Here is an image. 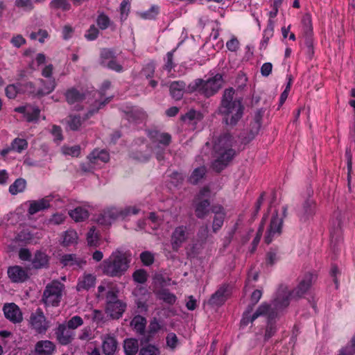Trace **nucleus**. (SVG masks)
<instances>
[{"label": "nucleus", "mask_w": 355, "mask_h": 355, "mask_svg": "<svg viewBox=\"0 0 355 355\" xmlns=\"http://www.w3.org/2000/svg\"><path fill=\"white\" fill-rule=\"evenodd\" d=\"M314 275L311 273L304 275L298 286L292 291H288L286 287L280 288L276 297L270 305V310L266 314L268 316L267 325L266 328L264 340L267 341L276 333L277 327L275 323V318L278 312L289 305L290 298H297L302 297L311 287L313 281Z\"/></svg>", "instance_id": "nucleus-1"}, {"label": "nucleus", "mask_w": 355, "mask_h": 355, "mask_svg": "<svg viewBox=\"0 0 355 355\" xmlns=\"http://www.w3.org/2000/svg\"><path fill=\"white\" fill-rule=\"evenodd\" d=\"M234 94L235 90L232 87L225 89L218 107V112L223 116V122L231 126L237 124L244 111L242 99L234 98Z\"/></svg>", "instance_id": "nucleus-2"}, {"label": "nucleus", "mask_w": 355, "mask_h": 355, "mask_svg": "<svg viewBox=\"0 0 355 355\" xmlns=\"http://www.w3.org/2000/svg\"><path fill=\"white\" fill-rule=\"evenodd\" d=\"M235 142L232 136L227 132L220 135L214 141L213 146L215 159L211 164V168L217 173L224 170L232 162L236 155L232 148Z\"/></svg>", "instance_id": "nucleus-3"}, {"label": "nucleus", "mask_w": 355, "mask_h": 355, "mask_svg": "<svg viewBox=\"0 0 355 355\" xmlns=\"http://www.w3.org/2000/svg\"><path fill=\"white\" fill-rule=\"evenodd\" d=\"M130 259L126 253L119 250L113 252L101 264L103 274L114 277L123 275L129 268Z\"/></svg>", "instance_id": "nucleus-4"}, {"label": "nucleus", "mask_w": 355, "mask_h": 355, "mask_svg": "<svg viewBox=\"0 0 355 355\" xmlns=\"http://www.w3.org/2000/svg\"><path fill=\"white\" fill-rule=\"evenodd\" d=\"M223 84V77L220 73L204 80L201 78L194 80L190 83L187 87L188 92L190 93L198 91L205 97L209 98L216 94L221 88Z\"/></svg>", "instance_id": "nucleus-5"}, {"label": "nucleus", "mask_w": 355, "mask_h": 355, "mask_svg": "<svg viewBox=\"0 0 355 355\" xmlns=\"http://www.w3.org/2000/svg\"><path fill=\"white\" fill-rule=\"evenodd\" d=\"M64 285L58 280L48 284L43 292L42 302L46 306H58L62 297Z\"/></svg>", "instance_id": "nucleus-6"}, {"label": "nucleus", "mask_w": 355, "mask_h": 355, "mask_svg": "<svg viewBox=\"0 0 355 355\" xmlns=\"http://www.w3.org/2000/svg\"><path fill=\"white\" fill-rule=\"evenodd\" d=\"M209 196L210 190L209 188L203 187L196 196L194 202L195 214L199 219L206 218L210 212Z\"/></svg>", "instance_id": "nucleus-7"}, {"label": "nucleus", "mask_w": 355, "mask_h": 355, "mask_svg": "<svg viewBox=\"0 0 355 355\" xmlns=\"http://www.w3.org/2000/svg\"><path fill=\"white\" fill-rule=\"evenodd\" d=\"M288 207L286 205L282 207V216L279 217L276 211L275 215L272 216L267 235L265 236V242L268 244L270 243L272 239L275 236H278L282 232L284 218L286 217Z\"/></svg>", "instance_id": "nucleus-8"}, {"label": "nucleus", "mask_w": 355, "mask_h": 355, "mask_svg": "<svg viewBox=\"0 0 355 355\" xmlns=\"http://www.w3.org/2000/svg\"><path fill=\"white\" fill-rule=\"evenodd\" d=\"M29 324L38 334H44L49 328V322L40 308L37 309L30 315Z\"/></svg>", "instance_id": "nucleus-9"}, {"label": "nucleus", "mask_w": 355, "mask_h": 355, "mask_svg": "<svg viewBox=\"0 0 355 355\" xmlns=\"http://www.w3.org/2000/svg\"><path fill=\"white\" fill-rule=\"evenodd\" d=\"M89 94V92H85L83 89L80 90L76 87H72L66 90L64 97L69 105H73L76 104L75 109L80 110L83 107L79 104L85 101Z\"/></svg>", "instance_id": "nucleus-10"}, {"label": "nucleus", "mask_w": 355, "mask_h": 355, "mask_svg": "<svg viewBox=\"0 0 355 355\" xmlns=\"http://www.w3.org/2000/svg\"><path fill=\"white\" fill-rule=\"evenodd\" d=\"M252 309V306H248L247 310L243 313L241 320V326H247L250 322H252L259 316L265 315L270 310V304L266 302L262 303L256 311L253 314H251Z\"/></svg>", "instance_id": "nucleus-11"}, {"label": "nucleus", "mask_w": 355, "mask_h": 355, "mask_svg": "<svg viewBox=\"0 0 355 355\" xmlns=\"http://www.w3.org/2000/svg\"><path fill=\"white\" fill-rule=\"evenodd\" d=\"M55 336L59 344L67 345L75 339L76 332L72 331L64 323H62L55 329Z\"/></svg>", "instance_id": "nucleus-12"}, {"label": "nucleus", "mask_w": 355, "mask_h": 355, "mask_svg": "<svg viewBox=\"0 0 355 355\" xmlns=\"http://www.w3.org/2000/svg\"><path fill=\"white\" fill-rule=\"evenodd\" d=\"M3 311L6 318L14 324L20 323L23 320L22 313L15 303L5 304Z\"/></svg>", "instance_id": "nucleus-13"}, {"label": "nucleus", "mask_w": 355, "mask_h": 355, "mask_svg": "<svg viewBox=\"0 0 355 355\" xmlns=\"http://www.w3.org/2000/svg\"><path fill=\"white\" fill-rule=\"evenodd\" d=\"M187 227L180 225L174 230L171 235V246L174 251H178L187 239Z\"/></svg>", "instance_id": "nucleus-14"}, {"label": "nucleus", "mask_w": 355, "mask_h": 355, "mask_svg": "<svg viewBox=\"0 0 355 355\" xmlns=\"http://www.w3.org/2000/svg\"><path fill=\"white\" fill-rule=\"evenodd\" d=\"M303 33L304 37V43L309 49L313 48V26L311 16L309 13H305L302 19Z\"/></svg>", "instance_id": "nucleus-15"}, {"label": "nucleus", "mask_w": 355, "mask_h": 355, "mask_svg": "<svg viewBox=\"0 0 355 355\" xmlns=\"http://www.w3.org/2000/svg\"><path fill=\"white\" fill-rule=\"evenodd\" d=\"M148 137L151 141L153 146H168L171 142V136L166 132H162L158 130H153L148 132Z\"/></svg>", "instance_id": "nucleus-16"}, {"label": "nucleus", "mask_w": 355, "mask_h": 355, "mask_svg": "<svg viewBox=\"0 0 355 355\" xmlns=\"http://www.w3.org/2000/svg\"><path fill=\"white\" fill-rule=\"evenodd\" d=\"M229 294L228 286L222 285L211 295L208 304L212 306H220L225 302Z\"/></svg>", "instance_id": "nucleus-17"}, {"label": "nucleus", "mask_w": 355, "mask_h": 355, "mask_svg": "<svg viewBox=\"0 0 355 355\" xmlns=\"http://www.w3.org/2000/svg\"><path fill=\"white\" fill-rule=\"evenodd\" d=\"M7 272L8 277L14 283L24 282L29 277L27 270L19 266H10Z\"/></svg>", "instance_id": "nucleus-18"}, {"label": "nucleus", "mask_w": 355, "mask_h": 355, "mask_svg": "<svg viewBox=\"0 0 355 355\" xmlns=\"http://www.w3.org/2000/svg\"><path fill=\"white\" fill-rule=\"evenodd\" d=\"M60 262L64 266L72 267L73 269L83 268L86 265L84 258L74 254H66L61 257Z\"/></svg>", "instance_id": "nucleus-19"}, {"label": "nucleus", "mask_w": 355, "mask_h": 355, "mask_svg": "<svg viewBox=\"0 0 355 355\" xmlns=\"http://www.w3.org/2000/svg\"><path fill=\"white\" fill-rule=\"evenodd\" d=\"M52 200V196H48L38 200L30 201V206L28 212L30 215H34L36 213L46 209L50 207V202Z\"/></svg>", "instance_id": "nucleus-20"}, {"label": "nucleus", "mask_w": 355, "mask_h": 355, "mask_svg": "<svg viewBox=\"0 0 355 355\" xmlns=\"http://www.w3.org/2000/svg\"><path fill=\"white\" fill-rule=\"evenodd\" d=\"M145 141L144 138H138L135 140L134 144L132 146V151L130 153V157L133 159L138 160L139 162H147L149 160L150 157V153H144L141 150H139L137 149L136 146H139L140 144H144Z\"/></svg>", "instance_id": "nucleus-21"}, {"label": "nucleus", "mask_w": 355, "mask_h": 355, "mask_svg": "<svg viewBox=\"0 0 355 355\" xmlns=\"http://www.w3.org/2000/svg\"><path fill=\"white\" fill-rule=\"evenodd\" d=\"M96 279L95 275L89 273H84V275L78 279L76 286L77 291H88L89 288L94 286Z\"/></svg>", "instance_id": "nucleus-22"}, {"label": "nucleus", "mask_w": 355, "mask_h": 355, "mask_svg": "<svg viewBox=\"0 0 355 355\" xmlns=\"http://www.w3.org/2000/svg\"><path fill=\"white\" fill-rule=\"evenodd\" d=\"M55 349L54 343L50 340H40L35 346L37 355H51Z\"/></svg>", "instance_id": "nucleus-23"}, {"label": "nucleus", "mask_w": 355, "mask_h": 355, "mask_svg": "<svg viewBox=\"0 0 355 355\" xmlns=\"http://www.w3.org/2000/svg\"><path fill=\"white\" fill-rule=\"evenodd\" d=\"M87 159L91 164H98L100 162L106 163L110 159V155L105 150L94 149L87 156Z\"/></svg>", "instance_id": "nucleus-24"}, {"label": "nucleus", "mask_w": 355, "mask_h": 355, "mask_svg": "<svg viewBox=\"0 0 355 355\" xmlns=\"http://www.w3.org/2000/svg\"><path fill=\"white\" fill-rule=\"evenodd\" d=\"M118 343L116 339L110 335H106L102 343L103 352L105 355H114L116 351Z\"/></svg>", "instance_id": "nucleus-25"}, {"label": "nucleus", "mask_w": 355, "mask_h": 355, "mask_svg": "<svg viewBox=\"0 0 355 355\" xmlns=\"http://www.w3.org/2000/svg\"><path fill=\"white\" fill-rule=\"evenodd\" d=\"M315 202L311 198L306 199L303 203L302 209L299 211L298 215L301 220H306L315 214Z\"/></svg>", "instance_id": "nucleus-26"}, {"label": "nucleus", "mask_w": 355, "mask_h": 355, "mask_svg": "<svg viewBox=\"0 0 355 355\" xmlns=\"http://www.w3.org/2000/svg\"><path fill=\"white\" fill-rule=\"evenodd\" d=\"M125 304L119 300L112 304L106 305V313L110 315L111 318L118 319L121 317L123 313L125 311Z\"/></svg>", "instance_id": "nucleus-27"}, {"label": "nucleus", "mask_w": 355, "mask_h": 355, "mask_svg": "<svg viewBox=\"0 0 355 355\" xmlns=\"http://www.w3.org/2000/svg\"><path fill=\"white\" fill-rule=\"evenodd\" d=\"M186 83L184 81H173L170 85V94L176 101L180 100L184 94Z\"/></svg>", "instance_id": "nucleus-28"}, {"label": "nucleus", "mask_w": 355, "mask_h": 355, "mask_svg": "<svg viewBox=\"0 0 355 355\" xmlns=\"http://www.w3.org/2000/svg\"><path fill=\"white\" fill-rule=\"evenodd\" d=\"M155 294L159 300L170 305L174 304L177 300L176 296L167 288L155 291Z\"/></svg>", "instance_id": "nucleus-29"}, {"label": "nucleus", "mask_w": 355, "mask_h": 355, "mask_svg": "<svg viewBox=\"0 0 355 355\" xmlns=\"http://www.w3.org/2000/svg\"><path fill=\"white\" fill-rule=\"evenodd\" d=\"M123 349L125 355H136L139 354L138 340L134 338H128L124 340Z\"/></svg>", "instance_id": "nucleus-30"}, {"label": "nucleus", "mask_w": 355, "mask_h": 355, "mask_svg": "<svg viewBox=\"0 0 355 355\" xmlns=\"http://www.w3.org/2000/svg\"><path fill=\"white\" fill-rule=\"evenodd\" d=\"M160 349L157 346L153 344L144 343L143 340H141V347L138 355H160Z\"/></svg>", "instance_id": "nucleus-31"}, {"label": "nucleus", "mask_w": 355, "mask_h": 355, "mask_svg": "<svg viewBox=\"0 0 355 355\" xmlns=\"http://www.w3.org/2000/svg\"><path fill=\"white\" fill-rule=\"evenodd\" d=\"M70 217L76 222L83 221L89 217L88 211L81 207H78L69 212Z\"/></svg>", "instance_id": "nucleus-32"}, {"label": "nucleus", "mask_w": 355, "mask_h": 355, "mask_svg": "<svg viewBox=\"0 0 355 355\" xmlns=\"http://www.w3.org/2000/svg\"><path fill=\"white\" fill-rule=\"evenodd\" d=\"M40 83L42 85V87L37 89V96L47 95L52 92L55 87V82L54 80L45 81L40 79Z\"/></svg>", "instance_id": "nucleus-33"}, {"label": "nucleus", "mask_w": 355, "mask_h": 355, "mask_svg": "<svg viewBox=\"0 0 355 355\" xmlns=\"http://www.w3.org/2000/svg\"><path fill=\"white\" fill-rule=\"evenodd\" d=\"M130 324L138 334H143L146 328V319L137 315L132 318Z\"/></svg>", "instance_id": "nucleus-34"}, {"label": "nucleus", "mask_w": 355, "mask_h": 355, "mask_svg": "<svg viewBox=\"0 0 355 355\" xmlns=\"http://www.w3.org/2000/svg\"><path fill=\"white\" fill-rule=\"evenodd\" d=\"M32 264L35 268H42L46 266L48 264V257L46 254L41 252H37L32 261Z\"/></svg>", "instance_id": "nucleus-35"}, {"label": "nucleus", "mask_w": 355, "mask_h": 355, "mask_svg": "<svg viewBox=\"0 0 355 355\" xmlns=\"http://www.w3.org/2000/svg\"><path fill=\"white\" fill-rule=\"evenodd\" d=\"M107 218H109L112 222L117 218H124L125 217V212L123 211L122 208L118 207H110L104 209Z\"/></svg>", "instance_id": "nucleus-36"}, {"label": "nucleus", "mask_w": 355, "mask_h": 355, "mask_svg": "<svg viewBox=\"0 0 355 355\" xmlns=\"http://www.w3.org/2000/svg\"><path fill=\"white\" fill-rule=\"evenodd\" d=\"M78 234L73 230H68L63 234L62 245L69 246L77 243Z\"/></svg>", "instance_id": "nucleus-37"}, {"label": "nucleus", "mask_w": 355, "mask_h": 355, "mask_svg": "<svg viewBox=\"0 0 355 355\" xmlns=\"http://www.w3.org/2000/svg\"><path fill=\"white\" fill-rule=\"evenodd\" d=\"M26 186V182L23 178H17L10 187L9 192L12 195H16L18 193L23 192Z\"/></svg>", "instance_id": "nucleus-38"}, {"label": "nucleus", "mask_w": 355, "mask_h": 355, "mask_svg": "<svg viewBox=\"0 0 355 355\" xmlns=\"http://www.w3.org/2000/svg\"><path fill=\"white\" fill-rule=\"evenodd\" d=\"M20 94H26L28 95L37 96V89L32 82H26L24 83H19Z\"/></svg>", "instance_id": "nucleus-39"}, {"label": "nucleus", "mask_w": 355, "mask_h": 355, "mask_svg": "<svg viewBox=\"0 0 355 355\" xmlns=\"http://www.w3.org/2000/svg\"><path fill=\"white\" fill-rule=\"evenodd\" d=\"M207 173L205 166H200L196 168L192 172L189 177V182L193 184H197L200 180H202Z\"/></svg>", "instance_id": "nucleus-40"}, {"label": "nucleus", "mask_w": 355, "mask_h": 355, "mask_svg": "<svg viewBox=\"0 0 355 355\" xmlns=\"http://www.w3.org/2000/svg\"><path fill=\"white\" fill-rule=\"evenodd\" d=\"M28 148V142L24 139L21 138H15L11 142V148L13 149V151L21 153L23 150H26Z\"/></svg>", "instance_id": "nucleus-41"}, {"label": "nucleus", "mask_w": 355, "mask_h": 355, "mask_svg": "<svg viewBox=\"0 0 355 355\" xmlns=\"http://www.w3.org/2000/svg\"><path fill=\"white\" fill-rule=\"evenodd\" d=\"M101 63L103 66H105L109 60L116 58L115 53L110 49H103L101 51Z\"/></svg>", "instance_id": "nucleus-42"}, {"label": "nucleus", "mask_w": 355, "mask_h": 355, "mask_svg": "<svg viewBox=\"0 0 355 355\" xmlns=\"http://www.w3.org/2000/svg\"><path fill=\"white\" fill-rule=\"evenodd\" d=\"M40 110L38 107L31 105L25 116L28 122H37L39 119Z\"/></svg>", "instance_id": "nucleus-43"}, {"label": "nucleus", "mask_w": 355, "mask_h": 355, "mask_svg": "<svg viewBox=\"0 0 355 355\" xmlns=\"http://www.w3.org/2000/svg\"><path fill=\"white\" fill-rule=\"evenodd\" d=\"M261 123H254L252 122L250 124V130L249 136L248 137H243L242 138V141L245 144L250 142L251 140H252L255 136L259 133L260 129H261Z\"/></svg>", "instance_id": "nucleus-44"}, {"label": "nucleus", "mask_w": 355, "mask_h": 355, "mask_svg": "<svg viewBox=\"0 0 355 355\" xmlns=\"http://www.w3.org/2000/svg\"><path fill=\"white\" fill-rule=\"evenodd\" d=\"M52 9H61L64 11L70 10L71 5L67 0H52L49 4Z\"/></svg>", "instance_id": "nucleus-45"}, {"label": "nucleus", "mask_w": 355, "mask_h": 355, "mask_svg": "<svg viewBox=\"0 0 355 355\" xmlns=\"http://www.w3.org/2000/svg\"><path fill=\"white\" fill-rule=\"evenodd\" d=\"M82 124V120L80 116L71 114L69 116L67 125L70 130L76 131L79 129Z\"/></svg>", "instance_id": "nucleus-46"}, {"label": "nucleus", "mask_w": 355, "mask_h": 355, "mask_svg": "<svg viewBox=\"0 0 355 355\" xmlns=\"http://www.w3.org/2000/svg\"><path fill=\"white\" fill-rule=\"evenodd\" d=\"M83 318L79 315H74L66 323H64L72 331H75L76 329L83 324Z\"/></svg>", "instance_id": "nucleus-47"}, {"label": "nucleus", "mask_w": 355, "mask_h": 355, "mask_svg": "<svg viewBox=\"0 0 355 355\" xmlns=\"http://www.w3.org/2000/svg\"><path fill=\"white\" fill-rule=\"evenodd\" d=\"M6 96L10 99H14L18 94H20L19 83L8 85L5 89Z\"/></svg>", "instance_id": "nucleus-48"}, {"label": "nucleus", "mask_w": 355, "mask_h": 355, "mask_svg": "<svg viewBox=\"0 0 355 355\" xmlns=\"http://www.w3.org/2000/svg\"><path fill=\"white\" fill-rule=\"evenodd\" d=\"M209 237V228L207 225L201 226L197 233V240L200 244L206 243Z\"/></svg>", "instance_id": "nucleus-49"}, {"label": "nucleus", "mask_w": 355, "mask_h": 355, "mask_svg": "<svg viewBox=\"0 0 355 355\" xmlns=\"http://www.w3.org/2000/svg\"><path fill=\"white\" fill-rule=\"evenodd\" d=\"M15 6L26 12H30L34 8L32 0H15Z\"/></svg>", "instance_id": "nucleus-50"}, {"label": "nucleus", "mask_w": 355, "mask_h": 355, "mask_svg": "<svg viewBox=\"0 0 355 355\" xmlns=\"http://www.w3.org/2000/svg\"><path fill=\"white\" fill-rule=\"evenodd\" d=\"M132 278L137 283L144 284L147 281L148 274L145 270L139 269L134 272Z\"/></svg>", "instance_id": "nucleus-51"}, {"label": "nucleus", "mask_w": 355, "mask_h": 355, "mask_svg": "<svg viewBox=\"0 0 355 355\" xmlns=\"http://www.w3.org/2000/svg\"><path fill=\"white\" fill-rule=\"evenodd\" d=\"M225 216L222 215H215L213 219L212 223V232L214 233H217L223 227L224 223Z\"/></svg>", "instance_id": "nucleus-52"}, {"label": "nucleus", "mask_w": 355, "mask_h": 355, "mask_svg": "<svg viewBox=\"0 0 355 355\" xmlns=\"http://www.w3.org/2000/svg\"><path fill=\"white\" fill-rule=\"evenodd\" d=\"M338 355H355V334L350 343L340 350Z\"/></svg>", "instance_id": "nucleus-53"}, {"label": "nucleus", "mask_w": 355, "mask_h": 355, "mask_svg": "<svg viewBox=\"0 0 355 355\" xmlns=\"http://www.w3.org/2000/svg\"><path fill=\"white\" fill-rule=\"evenodd\" d=\"M168 146H152V150L154 152L156 159L159 162L164 161L165 159V151Z\"/></svg>", "instance_id": "nucleus-54"}, {"label": "nucleus", "mask_w": 355, "mask_h": 355, "mask_svg": "<svg viewBox=\"0 0 355 355\" xmlns=\"http://www.w3.org/2000/svg\"><path fill=\"white\" fill-rule=\"evenodd\" d=\"M176 49H173L166 53V58L164 69L168 72H171L173 69L175 67L173 62V55Z\"/></svg>", "instance_id": "nucleus-55"}, {"label": "nucleus", "mask_w": 355, "mask_h": 355, "mask_svg": "<svg viewBox=\"0 0 355 355\" xmlns=\"http://www.w3.org/2000/svg\"><path fill=\"white\" fill-rule=\"evenodd\" d=\"M96 24L101 30L107 29L110 24V18L105 14H100L96 19Z\"/></svg>", "instance_id": "nucleus-56"}, {"label": "nucleus", "mask_w": 355, "mask_h": 355, "mask_svg": "<svg viewBox=\"0 0 355 355\" xmlns=\"http://www.w3.org/2000/svg\"><path fill=\"white\" fill-rule=\"evenodd\" d=\"M267 218V215H266L265 216H263V219H262V222H261V225L260 226V227L259 228L258 230V232L257 233V235L254 238L252 242V249H251V252H253L256 248H257V246L258 245L260 240H261V235H262V232H263V223H264V220H266V218Z\"/></svg>", "instance_id": "nucleus-57"}, {"label": "nucleus", "mask_w": 355, "mask_h": 355, "mask_svg": "<svg viewBox=\"0 0 355 355\" xmlns=\"http://www.w3.org/2000/svg\"><path fill=\"white\" fill-rule=\"evenodd\" d=\"M95 230V227H92L87 234V241L90 246H96L98 244V236Z\"/></svg>", "instance_id": "nucleus-58"}, {"label": "nucleus", "mask_w": 355, "mask_h": 355, "mask_svg": "<svg viewBox=\"0 0 355 355\" xmlns=\"http://www.w3.org/2000/svg\"><path fill=\"white\" fill-rule=\"evenodd\" d=\"M140 259L144 265L149 266L154 262V255L149 251H144L140 254Z\"/></svg>", "instance_id": "nucleus-59"}, {"label": "nucleus", "mask_w": 355, "mask_h": 355, "mask_svg": "<svg viewBox=\"0 0 355 355\" xmlns=\"http://www.w3.org/2000/svg\"><path fill=\"white\" fill-rule=\"evenodd\" d=\"M130 8L129 0H123L120 5L121 19H126Z\"/></svg>", "instance_id": "nucleus-60"}, {"label": "nucleus", "mask_w": 355, "mask_h": 355, "mask_svg": "<svg viewBox=\"0 0 355 355\" xmlns=\"http://www.w3.org/2000/svg\"><path fill=\"white\" fill-rule=\"evenodd\" d=\"M78 338L83 341H87L92 339V331L90 327H85L81 329Z\"/></svg>", "instance_id": "nucleus-61"}, {"label": "nucleus", "mask_w": 355, "mask_h": 355, "mask_svg": "<svg viewBox=\"0 0 355 355\" xmlns=\"http://www.w3.org/2000/svg\"><path fill=\"white\" fill-rule=\"evenodd\" d=\"M99 34L98 29L95 25L92 24L89 26V29L86 32L85 37L88 41L95 40Z\"/></svg>", "instance_id": "nucleus-62"}, {"label": "nucleus", "mask_w": 355, "mask_h": 355, "mask_svg": "<svg viewBox=\"0 0 355 355\" xmlns=\"http://www.w3.org/2000/svg\"><path fill=\"white\" fill-rule=\"evenodd\" d=\"M279 257L276 250L271 249L266 254V261L268 265H274L279 260Z\"/></svg>", "instance_id": "nucleus-63"}, {"label": "nucleus", "mask_w": 355, "mask_h": 355, "mask_svg": "<svg viewBox=\"0 0 355 355\" xmlns=\"http://www.w3.org/2000/svg\"><path fill=\"white\" fill-rule=\"evenodd\" d=\"M155 64L152 62L148 63L142 69L141 74L146 78H150L155 73Z\"/></svg>", "instance_id": "nucleus-64"}]
</instances>
